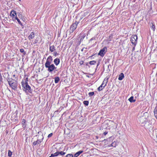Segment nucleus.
<instances>
[{"label":"nucleus","instance_id":"obj_1","mask_svg":"<svg viewBox=\"0 0 157 157\" xmlns=\"http://www.w3.org/2000/svg\"><path fill=\"white\" fill-rule=\"evenodd\" d=\"M52 57L49 56L47 59L46 62L45 64V67L47 68L48 71L49 72H52L57 68L53 64H52Z\"/></svg>","mask_w":157,"mask_h":157},{"label":"nucleus","instance_id":"obj_2","mask_svg":"<svg viewBox=\"0 0 157 157\" xmlns=\"http://www.w3.org/2000/svg\"><path fill=\"white\" fill-rule=\"evenodd\" d=\"M7 81L10 87L13 90H16L17 88V83L15 79L8 78Z\"/></svg>","mask_w":157,"mask_h":157},{"label":"nucleus","instance_id":"obj_3","mask_svg":"<svg viewBox=\"0 0 157 157\" xmlns=\"http://www.w3.org/2000/svg\"><path fill=\"white\" fill-rule=\"evenodd\" d=\"M23 90L25 91H27L29 93H31L32 90L31 87L28 85V83L24 82L23 81L21 82Z\"/></svg>","mask_w":157,"mask_h":157},{"label":"nucleus","instance_id":"obj_4","mask_svg":"<svg viewBox=\"0 0 157 157\" xmlns=\"http://www.w3.org/2000/svg\"><path fill=\"white\" fill-rule=\"evenodd\" d=\"M147 121V119L144 116H141L138 118V122L142 126L144 125Z\"/></svg>","mask_w":157,"mask_h":157},{"label":"nucleus","instance_id":"obj_5","mask_svg":"<svg viewBox=\"0 0 157 157\" xmlns=\"http://www.w3.org/2000/svg\"><path fill=\"white\" fill-rule=\"evenodd\" d=\"M78 23V22L75 21V23L71 25L70 27V33H72L75 31L77 28Z\"/></svg>","mask_w":157,"mask_h":157},{"label":"nucleus","instance_id":"obj_6","mask_svg":"<svg viewBox=\"0 0 157 157\" xmlns=\"http://www.w3.org/2000/svg\"><path fill=\"white\" fill-rule=\"evenodd\" d=\"M137 39V37L136 35H133L132 36L130 41L134 45H135L136 42V40Z\"/></svg>","mask_w":157,"mask_h":157},{"label":"nucleus","instance_id":"obj_7","mask_svg":"<svg viewBox=\"0 0 157 157\" xmlns=\"http://www.w3.org/2000/svg\"><path fill=\"white\" fill-rule=\"evenodd\" d=\"M107 51V48L106 47H104L100 50L99 53H98V55H100L102 57H103Z\"/></svg>","mask_w":157,"mask_h":157},{"label":"nucleus","instance_id":"obj_8","mask_svg":"<svg viewBox=\"0 0 157 157\" xmlns=\"http://www.w3.org/2000/svg\"><path fill=\"white\" fill-rule=\"evenodd\" d=\"M107 82V81L104 79L101 85L98 88V90L99 91H101L102 89L106 85Z\"/></svg>","mask_w":157,"mask_h":157},{"label":"nucleus","instance_id":"obj_9","mask_svg":"<svg viewBox=\"0 0 157 157\" xmlns=\"http://www.w3.org/2000/svg\"><path fill=\"white\" fill-rule=\"evenodd\" d=\"M10 15L12 17V18L13 21H15L17 18V15L16 12L14 10H12L10 13Z\"/></svg>","mask_w":157,"mask_h":157},{"label":"nucleus","instance_id":"obj_10","mask_svg":"<svg viewBox=\"0 0 157 157\" xmlns=\"http://www.w3.org/2000/svg\"><path fill=\"white\" fill-rule=\"evenodd\" d=\"M38 138L39 139L36 141L37 144L40 143L44 139V137L43 135H41L40 136H39Z\"/></svg>","mask_w":157,"mask_h":157},{"label":"nucleus","instance_id":"obj_11","mask_svg":"<svg viewBox=\"0 0 157 157\" xmlns=\"http://www.w3.org/2000/svg\"><path fill=\"white\" fill-rule=\"evenodd\" d=\"M54 62L55 64L57 66L60 63V59L58 58H56L54 59Z\"/></svg>","mask_w":157,"mask_h":157},{"label":"nucleus","instance_id":"obj_12","mask_svg":"<svg viewBox=\"0 0 157 157\" xmlns=\"http://www.w3.org/2000/svg\"><path fill=\"white\" fill-rule=\"evenodd\" d=\"M124 77V75L123 73H121L119 76L118 79L119 80H122Z\"/></svg>","mask_w":157,"mask_h":157},{"label":"nucleus","instance_id":"obj_13","mask_svg":"<svg viewBox=\"0 0 157 157\" xmlns=\"http://www.w3.org/2000/svg\"><path fill=\"white\" fill-rule=\"evenodd\" d=\"M154 114L156 118L157 119V105L156 106L154 111Z\"/></svg>","mask_w":157,"mask_h":157},{"label":"nucleus","instance_id":"obj_14","mask_svg":"<svg viewBox=\"0 0 157 157\" xmlns=\"http://www.w3.org/2000/svg\"><path fill=\"white\" fill-rule=\"evenodd\" d=\"M83 151H80L77 152H76L74 155V157H77L81 153H82Z\"/></svg>","mask_w":157,"mask_h":157},{"label":"nucleus","instance_id":"obj_15","mask_svg":"<svg viewBox=\"0 0 157 157\" xmlns=\"http://www.w3.org/2000/svg\"><path fill=\"white\" fill-rule=\"evenodd\" d=\"M34 34L33 32H32L30 34L28 38L29 40H31L34 37Z\"/></svg>","mask_w":157,"mask_h":157},{"label":"nucleus","instance_id":"obj_16","mask_svg":"<svg viewBox=\"0 0 157 157\" xmlns=\"http://www.w3.org/2000/svg\"><path fill=\"white\" fill-rule=\"evenodd\" d=\"M134 97L133 96H131L130 98L128 99V100L130 102H134L136 101V100L135 99H133Z\"/></svg>","mask_w":157,"mask_h":157},{"label":"nucleus","instance_id":"obj_17","mask_svg":"<svg viewBox=\"0 0 157 157\" xmlns=\"http://www.w3.org/2000/svg\"><path fill=\"white\" fill-rule=\"evenodd\" d=\"M117 145V143L115 141L113 142L111 145H109V147H110V146H111L112 147H115Z\"/></svg>","mask_w":157,"mask_h":157},{"label":"nucleus","instance_id":"obj_18","mask_svg":"<svg viewBox=\"0 0 157 157\" xmlns=\"http://www.w3.org/2000/svg\"><path fill=\"white\" fill-rule=\"evenodd\" d=\"M55 48L54 45L50 46L49 50L51 52H53L55 50Z\"/></svg>","mask_w":157,"mask_h":157},{"label":"nucleus","instance_id":"obj_19","mask_svg":"<svg viewBox=\"0 0 157 157\" xmlns=\"http://www.w3.org/2000/svg\"><path fill=\"white\" fill-rule=\"evenodd\" d=\"M60 80L59 77H56L55 78V82L56 83H58Z\"/></svg>","mask_w":157,"mask_h":157},{"label":"nucleus","instance_id":"obj_20","mask_svg":"<svg viewBox=\"0 0 157 157\" xmlns=\"http://www.w3.org/2000/svg\"><path fill=\"white\" fill-rule=\"evenodd\" d=\"M96 62L95 61L93 60L89 62V64L90 65H94L96 63Z\"/></svg>","mask_w":157,"mask_h":157},{"label":"nucleus","instance_id":"obj_21","mask_svg":"<svg viewBox=\"0 0 157 157\" xmlns=\"http://www.w3.org/2000/svg\"><path fill=\"white\" fill-rule=\"evenodd\" d=\"M26 121L24 119H23L22 120V124L24 126H25V123H26Z\"/></svg>","mask_w":157,"mask_h":157},{"label":"nucleus","instance_id":"obj_22","mask_svg":"<svg viewBox=\"0 0 157 157\" xmlns=\"http://www.w3.org/2000/svg\"><path fill=\"white\" fill-rule=\"evenodd\" d=\"M58 153L59 155H64L66 154V153L63 151H61L60 152L58 151Z\"/></svg>","mask_w":157,"mask_h":157},{"label":"nucleus","instance_id":"obj_23","mask_svg":"<svg viewBox=\"0 0 157 157\" xmlns=\"http://www.w3.org/2000/svg\"><path fill=\"white\" fill-rule=\"evenodd\" d=\"M83 104L86 105H88L89 104V101H85L83 102Z\"/></svg>","mask_w":157,"mask_h":157},{"label":"nucleus","instance_id":"obj_24","mask_svg":"<svg viewBox=\"0 0 157 157\" xmlns=\"http://www.w3.org/2000/svg\"><path fill=\"white\" fill-rule=\"evenodd\" d=\"M12 152L10 150H8V156L9 157H11L12 155Z\"/></svg>","mask_w":157,"mask_h":157},{"label":"nucleus","instance_id":"obj_25","mask_svg":"<svg viewBox=\"0 0 157 157\" xmlns=\"http://www.w3.org/2000/svg\"><path fill=\"white\" fill-rule=\"evenodd\" d=\"M94 94V92H90L88 93L89 96H91Z\"/></svg>","mask_w":157,"mask_h":157},{"label":"nucleus","instance_id":"obj_26","mask_svg":"<svg viewBox=\"0 0 157 157\" xmlns=\"http://www.w3.org/2000/svg\"><path fill=\"white\" fill-rule=\"evenodd\" d=\"M17 20L18 23L21 26H23L22 23L20 21V20L17 17V18L16 19Z\"/></svg>","mask_w":157,"mask_h":157},{"label":"nucleus","instance_id":"obj_27","mask_svg":"<svg viewBox=\"0 0 157 157\" xmlns=\"http://www.w3.org/2000/svg\"><path fill=\"white\" fill-rule=\"evenodd\" d=\"M152 24V25L151 26V28L154 31L155 29V26L153 23Z\"/></svg>","mask_w":157,"mask_h":157},{"label":"nucleus","instance_id":"obj_28","mask_svg":"<svg viewBox=\"0 0 157 157\" xmlns=\"http://www.w3.org/2000/svg\"><path fill=\"white\" fill-rule=\"evenodd\" d=\"M66 157H74L71 154H68L66 155Z\"/></svg>","mask_w":157,"mask_h":157},{"label":"nucleus","instance_id":"obj_29","mask_svg":"<svg viewBox=\"0 0 157 157\" xmlns=\"http://www.w3.org/2000/svg\"><path fill=\"white\" fill-rule=\"evenodd\" d=\"M53 154L54 155V156H58L59 155L58 151H57V152H56V153H54Z\"/></svg>","mask_w":157,"mask_h":157},{"label":"nucleus","instance_id":"obj_30","mask_svg":"<svg viewBox=\"0 0 157 157\" xmlns=\"http://www.w3.org/2000/svg\"><path fill=\"white\" fill-rule=\"evenodd\" d=\"M59 54H58L56 52H54L53 53V55L55 56L58 55Z\"/></svg>","mask_w":157,"mask_h":157},{"label":"nucleus","instance_id":"obj_31","mask_svg":"<svg viewBox=\"0 0 157 157\" xmlns=\"http://www.w3.org/2000/svg\"><path fill=\"white\" fill-rule=\"evenodd\" d=\"M20 52L21 53H25V51L23 49L21 48L20 50Z\"/></svg>","mask_w":157,"mask_h":157},{"label":"nucleus","instance_id":"obj_32","mask_svg":"<svg viewBox=\"0 0 157 157\" xmlns=\"http://www.w3.org/2000/svg\"><path fill=\"white\" fill-rule=\"evenodd\" d=\"M52 135H53V133H51L48 135V138H49L51 137V136H52Z\"/></svg>","mask_w":157,"mask_h":157},{"label":"nucleus","instance_id":"obj_33","mask_svg":"<svg viewBox=\"0 0 157 157\" xmlns=\"http://www.w3.org/2000/svg\"><path fill=\"white\" fill-rule=\"evenodd\" d=\"M28 78H26L25 80V81H23L24 82H28Z\"/></svg>","mask_w":157,"mask_h":157},{"label":"nucleus","instance_id":"obj_34","mask_svg":"<svg viewBox=\"0 0 157 157\" xmlns=\"http://www.w3.org/2000/svg\"><path fill=\"white\" fill-rule=\"evenodd\" d=\"M79 63L80 65H82L83 63V61L82 60H81L79 62Z\"/></svg>","mask_w":157,"mask_h":157},{"label":"nucleus","instance_id":"obj_35","mask_svg":"<svg viewBox=\"0 0 157 157\" xmlns=\"http://www.w3.org/2000/svg\"><path fill=\"white\" fill-rule=\"evenodd\" d=\"M33 144L34 145H37V143L36 141L33 142Z\"/></svg>","mask_w":157,"mask_h":157},{"label":"nucleus","instance_id":"obj_36","mask_svg":"<svg viewBox=\"0 0 157 157\" xmlns=\"http://www.w3.org/2000/svg\"><path fill=\"white\" fill-rule=\"evenodd\" d=\"M107 133H108V132H104V133H103V134L105 136V135H106L107 134Z\"/></svg>","mask_w":157,"mask_h":157},{"label":"nucleus","instance_id":"obj_37","mask_svg":"<svg viewBox=\"0 0 157 157\" xmlns=\"http://www.w3.org/2000/svg\"><path fill=\"white\" fill-rule=\"evenodd\" d=\"M0 80H2V76L1 73H0Z\"/></svg>","mask_w":157,"mask_h":157},{"label":"nucleus","instance_id":"obj_38","mask_svg":"<svg viewBox=\"0 0 157 157\" xmlns=\"http://www.w3.org/2000/svg\"><path fill=\"white\" fill-rule=\"evenodd\" d=\"M54 155L53 154H52L49 157H54Z\"/></svg>","mask_w":157,"mask_h":157},{"label":"nucleus","instance_id":"obj_39","mask_svg":"<svg viewBox=\"0 0 157 157\" xmlns=\"http://www.w3.org/2000/svg\"><path fill=\"white\" fill-rule=\"evenodd\" d=\"M94 38H92L90 39V41L92 40H94Z\"/></svg>","mask_w":157,"mask_h":157},{"label":"nucleus","instance_id":"obj_40","mask_svg":"<svg viewBox=\"0 0 157 157\" xmlns=\"http://www.w3.org/2000/svg\"><path fill=\"white\" fill-rule=\"evenodd\" d=\"M2 82V80H0V84H1V82Z\"/></svg>","mask_w":157,"mask_h":157},{"label":"nucleus","instance_id":"obj_41","mask_svg":"<svg viewBox=\"0 0 157 157\" xmlns=\"http://www.w3.org/2000/svg\"><path fill=\"white\" fill-rule=\"evenodd\" d=\"M13 77H15V75H13Z\"/></svg>","mask_w":157,"mask_h":157},{"label":"nucleus","instance_id":"obj_42","mask_svg":"<svg viewBox=\"0 0 157 157\" xmlns=\"http://www.w3.org/2000/svg\"><path fill=\"white\" fill-rule=\"evenodd\" d=\"M81 51H83V49H82V50H81Z\"/></svg>","mask_w":157,"mask_h":157},{"label":"nucleus","instance_id":"obj_43","mask_svg":"<svg viewBox=\"0 0 157 157\" xmlns=\"http://www.w3.org/2000/svg\"><path fill=\"white\" fill-rule=\"evenodd\" d=\"M109 65H108V67H109Z\"/></svg>","mask_w":157,"mask_h":157},{"label":"nucleus","instance_id":"obj_44","mask_svg":"<svg viewBox=\"0 0 157 157\" xmlns=\"http://www.w3.org/2000/svg\"><path fill=\"white\" fill-rule=\"evenodd\" d=\"M134 48H133V50H134Z\"/></svg>","mask_w":157,"mask_h":157},{"label":"nucleus","instance_id":"obj_45","mask_svg":"<svg viewBox=\"0 0 157 157\" xmlns=\"http://www.w3.org/2000/svg\"><path fill=\"white\" fill-rule=\"evenodd\" d=\"M99 64H98V65H97V66H98V65Z\"/></svg>","mask_w":157,"mask_h":157}]
</instances>
